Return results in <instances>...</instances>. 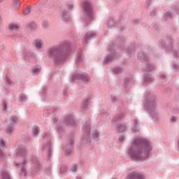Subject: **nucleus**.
I'll use <instances>...</instances> for the list:
<instances>
[{
	"label": "nucleus",
	"instance_id": "obj_5",
	"mask_svg": "<svg viewBox=\"0 0 179 179\" xmlns=\"http://www.w3.org/2000/svg\"><path fill=\"white\" fill-rule=\"evenodd\" d=\"M128 179H145V177L139 173L133 172L129 175Z\"/></svg>",
	"mask_w": 179,
	"mask_h": 179
},
{
	"label": "nucleus",
	"instance_id": "obj_27",
	"mask_svg": "<svg viewBox=\"0 0 179 179\" xmlns=\"http://www.w3.org/2000/svg\"><path fill=\"white\" fill-rule=\"evenodd\" d=\"M112 59H114L113 57H107L105 59H104V62H108V61H111Z\"/></svg>",
	"mask_w": 179,
	"mask_h": 179
},
{
	"label": "nucleus",
	"instance_id": "obj_6",
	"mask_svg": "<svg viewBox=\"0 0 179 179\" xmlns=\"http://www.w3.org/2000/svg\"><path fill=\"white\" fill-rule=\"evenodd\" d=\"M79 78H81V79H83V80H84L85 82H87L89 80V76H73L72 77V80H75L76 79H79Z\"/></svg>",
	"mask_w": 179,
	"mask_h": 179
},
{
	"label": "nucleus",
	"instance_id": "obj_35",
	"mask_svg": "<svg viewBox=\"0 0 179 179\" xmlns=\"http://www.w3.org/2000/svg\"><path fill=\"white\" fill-rule=\"evenodd\" d=\"M146 82H152L153 80V78H148V80H145Z\"/></svg>",
	"mask_w": 179,
	"mask_h": 179
},
{
	"label": "nucleus",
	"instance_id": "obj_19",
	"mask_svg": "<svg viewBox=\"0 0 179 179\" xmlns=\"http://www.w3.org/2000/svg\"><path fill=\"white\" fill-rule=\"evenodd\" d=\"M6 132L7 134H12V132H13V127H8L6 129Z\"/></svg>",
	"mask_w": 179,
	"mask_h": 179
},
{
	"label": "nucleus",
	"instance_id": "obj_41",
	"mask_svg": "<svg viewBox=\"0 0 179 179\" xmlns=\"http://www.w3.org/2000/svg\"><path fill=\"white\" fill-rule=\"evenodd\" d=\"M83 129H85L86 131V127H83Z\"/></svg>",
	"mask_w": 179,
	"mask_h": 179
},
{
	"label": "nucleus",
	"instance_id": "obj_34",
	"mask_svg": "<svg viewBox=\"0 0 179 179\" xmlns=\"http://www.w3.org/2000/svg\"><path fill=\"white\" fill-rule=\"evenodd\" d=\"M3 110H6V103H3Z\"/></svg>",
	"mask_w": 179,
	"mask_h": 179
},
{
	"label": "nucleus",
	"instance_id": "obj_42",
	"mask_svg": "<svg viewBox=\"0 0 179 179\" xmlns=\"http://www.w3.org/2000/svg\"><path fill=\"white\" fill-rule=\"evenodd\" d=\"M120 139H122V136L120 137Z\"/></svg>",
	"mask_w": 179,
	"mask_h": 179
},
{
	"label": "nucleus",
	"instance_id": "obj_8",
	"mask_svg": "<svg viewBox=\"0 0 179 179\" xmlns=\"http://www.w3.org/2000/svg\"><path fill=\"white\" fill-rule=\"evenodd\" d=\"M62 19L64 22H70L71 17H69V14L67 12H64L62 14Z\"/></svg>",
	"mask_w": 179,
	"mask_h": 179
},
{
	"label": "nucleus",
	"instance_id": "obj_24",
	"mask_svg": "<svg viewBox=\"0 0 179 179\" xmlns=\"http://www.w3.org/2000/svg\"><path fill=\"white\" fill-rule=\"evenodd\" d=\"M117 129L120 132H124V131H125V127L124 126H120V127H117Z\"/></svg>",
	"mask_w": 179,
	"mask_h": 179
},
{
	"label": "nucleus",
	"instance_id": "obj_33",
	"mask_svg": "<svg viewBox=\"0 0 179 179\" xmlns=\"http://www.w3.org/2000/svg\"><path fill=\"white\" fill-rule=\"evenodd\" d=\"M1 157H3V152L0 150V159H1Z\"/></svg>",
	"mask_w": 179,
	"mask_h": 179
},
{
	"label": "nucleus",
	"instance_id": "obj_14",
	"mask_svg": "<svg viewBox=\"0 0 179 179\" xmlns=\"http://www.w3.org/2000/svg\"><path fill=\"white\" fill-rule=\"evenodd\" d=\"M12 5L14 6V8H15L17 9V8L20 7V1H13L12 3Z\"/></svg>",
	"mask_w": 179,
	"mask_h": 179
},
{
	"label": "nucleus",
	"instance_id": "obj_2",
	"mask_svg": "<svg viewBox=\"0 0 179 179\" xmlns=\"http://www.w3.org/2000/svg\"><path fill=\"white\" fill-rule=\"evenodd\" d=\"M136 150H135V148H133L130 150V153L133 157L139 159V157H141V156H142V150H143V149L142 148H138V147H136Z\"/></svg>",
	"mask_w": 179,
	"mask_h": 179
},
{
	"label": "nucleus",
	"instance_id": "obj_21",
	"mask_svg": "<svg viewBox=\"0 0 179 179\" xmlns=\"http://www.w3.org/2000/svg\"><path fill=\"white\" fill-rule=\"evenodd\" d=\"M38 134V128L35 127L33 129V135H34V136H36V135H37Z\"/></svg>",
	"mask_w": 179,
	"mask_h": 179
},
{
	"label": "nucleus",
	"instance_id": "obj_30",
	"mask_svg": "<svg viewBox=\"0 0 179 179\" xmlns=\"http://www.w3.org/2000/svg\"><path fill=\"white\" fill-rule=\"evenodd\" d=\"M65 171H66V166L61 167L60 172L61 173H65Z\"/></svg>",
	"mask_w": 179,
	"mask_h": 179
},
{
	"label": "nucleus",
	"instance_id": "obj_18",
	"mask_svg": "<svg viewBox=\"0 0 179 179\" xmlns=\"http://www.w3.org/2000/svg\"><path fill=\"white\" fill-rule=\"evenodd\" d=\"M28 26L31 30L36 29V23L34 22H29Z\"/></svg>",
	"mask_w": 179,
	"mask_h": 179
},
{
	"label": "nucleus",
	"instance_id": "obj_40",
	"mask_svg": "<svg viewBox=\"0 0 179 179\" xmlns=\"http://www.w3.org/2000/svg\"><path fill=\"white\" fill-rule=\"evenodd\" d=\"M175 68H176V69H178V66H175Z\"/></svg>",
	"mask_w": 179,
	"mask_h": 179
},
{
	"label": "nucleus",
	"instance_id": "obj_3",
	"mask_svg": "<svg viewBox=\"0 0 179 179\" xmlns=\"http://www.w3.org/2000/svg\"><path fill=\"white\" fill-rule=\"evenodd\" d=\"M83 8L87 15H92V6L87 1H85L83 3Z\"/></svg>",
	"mask_w": 179,
	"mask_h": 179
},
{
	"label": "nucleus",
	"instance_id": "obj_26",
	"mask_svg": "<svg viewBox=\"0 0 179 179\" xmlns=\"http://www.w3.org/2000/svg\"><path fill=\"white\" fill-rule=\"evenodd\" d=\"M43 29H47L48 27V22H44L42 24Z\"/></svg>",
	"mask_w": 179,
	"mask_h": 179
},
{
	"label": "nucleus",
	"instance_id": "obj_7",
	"mask_svg": "<svg viewBox=\"0 0 179 179\" xmlns=\"http://www.w3.org/2000/svg\"><path fill=\"white\" fill-rule=\"evenodd\" d=\"M150 150H152V147H150V144L147 143L145 147V151L144 155H145L146 157L149 156V154L150 153Z\"/></svg>",
	"mask_w": 179,
	"mask_h": 179
},
{
	"label": "nucleus",
	"instance_id": "obj_20",
	"mask_svg": "<svg viewBox=\"0 0 179 179\" xmlns=\"http://www.w3.org/2000/svg\"><path fill=\"white\" fill-rule=\"evenodd\" d=\"M150 107H152V108H155V107H156V101H150Z\"/></svg>",
	"mask_w": 179,
	"mask_h": 179
},
{
	"label": "nucleus",
	"instance_id": "obj_36",
	"mask_svg": "<svg viewBox=\"0 0 179 179\" xmlns=\"http://www.w3.org/2000/svg\"><path fill=\"white\" fill-rule=\"evenodd\" d=\"M22 174H24V175H25L26 174V172L24 171V169H22Z\"/></svg>",
	"mask_w": 179,
	"mask_h": 179
},
{
	"label": "nucleus",
	"instance_id": "obj_9",
	"mask_svg": "<svg viewBox=\"0 0 179 179\" xmlns=\"http://www.w3.org/2000/svg\"><path fill=\"white\" fill-rule=\"evenodd\" d=\"M20 27V24H19L11 23L9 24V29L10 30H17V29Z\"/></svg>",
	"mask_w": 179,
	"mask_h": 179
},
{
	"label": "nucleus",
	"instance_id": "obj_15",
	"mask_svg": "<svg viewBox=\"0 0 179 179\" xmlns=\"http://www.w3.org/2000/svg\"><path fill=\"white\" fill-rule=\"evenodd\" d=\"M142 143H143V141L141 139H136L134 141V145L135 146H141L142 145Z\"/></svg>",
	"mask_w": 179,
	"mask_h": 179
},
{
	"label": "nucleus",
	"instance_id": "obj_28",
	"mask_svg": "<svg viewBox=\"0 0 179 179\" xmlns=\"http://www.w3.org/2000/svg\"><path fill=\"white\" fill-rule=\"evenodd\" d=\"M38 72H40L39 69H35L33 70L32 73L33 75H36V73H38Z\"/></svg>",
	"mask_w": 179,
	"mask_h": 179
},
{
	"label": "nucleus",
	"instance_id": "obj_25",
	"mask_svg": "<svg viewBox=\"0 0 179 179\" xmlns=\"http://www.w3.org/2000/svg\"><path fill=\"white\" fill-rule=\"evenodd\" d=\"M0 146H1V148L5 147V140H3V139H1V140H0Z\"/></svg>",
	"mask_w": 179,
	"mask_h": 179
},
{
	"label": "nucleus",
	"instance_id": "obj_16",
	"mask_svg": "<svg viewBox=\"0 0 179 179\" xmlns=\"http://www.w3.org/2000/svg\"><path fill=\"white\" fill-rule=\"evenodd\" d=\"M89 36L92 37L93 35L90 34H87V35H85L83 38V44H86V41L87 40V38H89Z\"/></svg>",
	"mask_w": 179,
	"mask_h": 179
},
{
	"label": "nucleus",
	"instance_id": "obj_4",
	"mask_svg": "<svg viewBox=\"0 0 179 179\" xmlns=\"http://www.w3.org/2000/svg\"><path fill=\"white\" fill-rule=\"evenodd\" d=\"M17 155L21 156V157H26L27 152L23 147H19L17 150Z\"/></svg>",
	"mask_w": 179,
	"mask_h": 179
},
{
	"label": "nucleus",
	"instance_id": "obj_17",
	"mask_svg": "<svg viewBox=\"0 0 179 179\" xmlns=\"http://www.w3.org/2000/svg\"><path fill=\"white\" fill-rule=\"evenodd\" d=\"M17 120V118L16 117V116H11L10 117V124L13 125V124L16 122Z\"/></svg>",
	"mask_w": 179,
	"mask_h": 179
},
{
	"label": "nucleus",
	"instance_id": "obj_22",
	"mask_svg": "<svg viewBox=\"0 0 179 179\" xmlns=\"http://www.w3.org/2000/svg\"><path fill=\"white\" fill-rule=\"evenodd\" d=\"M147 68H148V72H150V71H153V69H155V67H153V66L150 64H147Z\"/></svg>",
	"mask_w": 179,
	"mask_h": 179
},
{
	"label": "nucleus",
	"instance_id": "obj_13",
	"mask_svg": "<svg viewBox=\"0 0 179 179\" xmlns=\"http://www.w3.org/2000/svg\"><path fill=\"white\" fill-rule=\"evenodd\" d=\"M92 138L94 141H99V132H97V131H94L92 133Z\"/></svg>",
	"mask_w": 179,
	"mask_h": 179
},
{
	"label": "nucleus",
	"instance_id": "obj_37",
	"mask_svg": "<svg viewBox=\"0 0 179 179\" xmlns=\"http://www.w3.org/2000/svg\"><path fill=\"white\" fill-rule=\"evenodd\" d=\"M73 8V6L72 4H70L69 6V9H72Z\"/></svg>",
	"mask_w": 179,
	"mask_h": 179
},
{
	"label": "nucleus",
	"instance_id": "obj_32",
	"mask_svg": "<svg viewBox=\"0 0 179 179\" xmlns=\"http://www.w3.org/2000/svg\"><path fill=\"white\" fill-rule=\"evenodd\" d=\"M138 59H141V61L145 60V56H138Z\"/></svg>",
	"mask_w": 179,
	"mask_h": 179
},
{
	"label": "nucleus",
	"instance_id": "obj_12",
	"mask_svg": "<svg viewBox=\"0 0 179 179\" xmlns=\"http://www.w3.org/2000/svg\"><path fill=\"white\" fill-rule=\"evenodd\" d=\"M66 124H68V125H71V127H73V124H75V120L69 117V119L66 120Z\"/></svg>",
	"mask_w": 179,
	"mask_h": 179
},
{
	"label": "nucleus",
	"instance_id": "obj_29",
	"mask_svg": "<svg viewBox=\"0 0 179 179\" xmlns=\"http://www.w3.org/2000/svg\"><path fill=\"white\" fill-rule=\"evenodd\" d=\"M78 169V166L76 164H73L71 167L72 171H76V169Z\"/></svg>",
	"mask_w": 179,
	"mask_h": 179
},
{
	"label": "nucleus",
	"instance_id": "obj_43",
	"mask_svg": "<svg viewBox=\"0 0 179 179\" xmlns=\"http://www.w3.org/2000/svg\"><path fill=\"white\" fill-rule=\"evenodd\" d=\"M85 104H88V102H86Z\"/></svg>",
	"mask_w": 179,
	"mask_h": 179
},
{
	"label": "nucleus",
	"instance_id": "obj_31",
	"mask_svg": "<svg viewBox=\"0 0 179 179\" xmlns=\"http://www.w3.org/2000/svg\"><path fill=\"white\" fill-rule=\"evenodd\" d=\"M171 122H176L177 121V117H172L171 119Z\"/></svg>",
	"mask_w": 179,
	"mask_h": 179
},
{
	"label": "nucleus",
	"instance_id": "obj_23",
	"mask_svg": "<svg viewBox=\"0 0 179 179\" xmlns=\"http://www.w3.org/2000/svg\"><path fill=\"white\" fill-rule=\"evenodd\" d=\"M30 13V8H27L24 10V15H29Z\"/></svg>",
	"mask_w": 179,
	"mask_h": 179
},
{
	"label": "nucleus",
	"instance_id": "obj_38",
	"mask_svg": "<svg viewBox=\"0 0 179 179\" xmlns=\"http://www.w3.org/2000/svg\"><path fill=\"white\" fill-rule=\"evenodd\" d=\"M69 153H71V151H69V152L66 151V155H69Z\"/></svg>",
	"mask_w": 179,
	"mask_h": 179
},
{
	"label": "nucleus",
	"instance_id": "obj_1",
	"mask_svg": "<svg viewBox=\"0 0 179 179\" xmlns=\"http://www.w3.org/2000/svg\"><path fill=\"white\" fill-rule=\"evenodd\" d=\"M48 54L49 57L53 58L55 64H61V62H64L69 55L68 52L64 51L61 48H51L48 49Z\"/></svg>",
	"mask_w": 179,
	"mask_h": 179
},
{
	"label": "nucleus",
	"instance_id": "obj_11",
	"mask_svg": "<svg viewBox=\"0 0 179 179\" xmlns=\"http://www.w3.org/2000/svg\"><path fill=\"white\" fill-rule=\"evenodd\" d=\"M36 48H41V47H43V41L41 40H37L36 41Z\"/></svg>",
	"mask_w": 179,
	"mask_h": 179
},
{
	"label": "nucleus",
	"instance_id": "obj_39",
	"mask_svg": "<svg viewBox=\"0 0 179 179\" xmlns=\"http://www.w3.org/2000/svg\"><path fill=\"white\" fill-rule=\"evenodd\" d=\"M24 164H26V162L24 161V162H22V166H24Z\"/></svg>",
	"mask_w": 179,
	"mask_h": 179
},
{
	"label": "nucleus",
	"instance_id": "obj_10",
	"mask_svg": "<svg viewBox=\"0 0 179 179\" xmlns=\"http://www.w3.org/2000/svg\"><path fill=\"white\" fill-rule=\"evenodd\" d=\"M1 179H10V176L6 171H3L1 173Z\"/></svg>",
	"mask_w": 179,
	"mask_h": 179
}]
</instances>
